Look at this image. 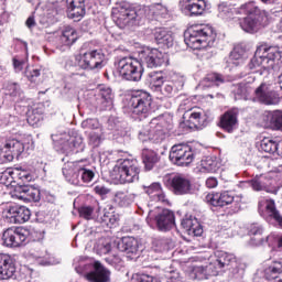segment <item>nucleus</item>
Returning a JSON list of instances; mask_svg holds the SVG:
<instances>
[{
	"label": "nucleus",
	"mask_w": 282,
	"mask_h": 282,
	"mask_svg": "<svg viewBox=\"0 0 282 282\" xmlns=\"http://www.w3.org/2000/svg\"><path fill=\"white\" fill-rule=\"evenodd\" d=\"M148 80L151 87L155 89V91H159V89L162 87L163 83L165 82L164 75L158 72L149 73Z\"/></svg>",
	"instance_id": "obj_46"
},
{
	"label": "nucleus",
	"mask_w": 282,
	"mask_h": 282,
	"mask_svg": "<svg viewBox=\"0 0 282 282\" xmlns=\"http://www.w3.org/2000/svg\"><path fill=\"white\" fill-rule=\"evenodd\" d=\"M117 70L123 80L138 83L142 80V63L131 57H122L117 62Z\"/></svg>",
	"instance_id": "obj_8"
},
{
	"label": "nucleus",
	"mask_w": 282,
	"mask_h": 282,
	"mask_svg": "<svg viewBox=\"0 0 282 282\" xmlns=\"http://www.w3.org/2000/svg\"><path fill=\"white\" fill-rule=\"evenodd\" d=\"M7 96H10L15 102L23 100V95H21V86L17 83L9 82L4 86Z\"/></svg>",
	"instance_id": "obj_42"
},
{
	"label": "nucleus",
	"mask_w": 282,
	"mask_h": 282,
	"mask_svg": "<svg viewBox=\"0 0 282 282\" xmlns=\"http://www.w3.org/2000/svg\"><path fill=\"white\" fill-rule=\"evenodd\" d=\"M25 66V62L23 59H19V57L13 58V67L15 72H22Z\"/></svg>",
	"instance_id": "obj_63"
},
{
	"label": "nucleus",
	"mask_w": 282,
	"mask_h": 282,
	"mask_svg": "<svg viewBox=\"0 0 282 282\" xmlns=\"http://www.w3.org/2000/svg\"><path fill=\"white\" fill-rule=\"evenodd\" d=\"M152 246L155 252H164L173 246V242H171V240H169L167 238H154L152 241Z\"/></svg>",
	"instance_id": "obj_47"
},
{
	"label": "nucleus",
	"mask_w": 282,
	"mask_h": 282,
	"mask_svg": "<svg viewBox=\"0 0 282 282\" xmlns=\"http://www.w3.org/2000/svg\"><path fill=\"white\" fill-rule=\"evenodd\" d=\"M270 180L264 175L256 176L251 181L253 191H265L267 193H272V189H270Z\"/></svg>",
	"instance_id": "obj_41"
},
{
	"label": "nucleus",
	"mask_w": 282,
	"mask_h": 282,
	"mask_svg": "<svg viewBox=\"0 0 282 282\" xmlns=\"http://www.w3.org/2000/svg\"><path fill=\"white\" fill-rule=\"evenodd\" d=\"M238 124L239 121L237 120V111L235 110L225 112L220 118V127L224 129V131H227V133H232V131L237 129Z\"/></svg>",
	"instance_id": "obj_30"
},
{
	"label": "nucleus",
	"mask_w": 282,
	"mask_h": 282,
	"mask_svg": "<svg viewBox=\"0 0 282 282\" xmlns=\"http://www.w3.org/2000/svg\"><path fill=\"white\" fill-rule=\"evenodd\" d=\"M80 163L82 161L67 162L62 169L65 180L74 186H80V177H78Z\"/></svg>",
	"instance_id": "obj_25"
},
{
	"label": "nucleus",
	"mask_w": 282,
	"mask_h": 282,
	"mask_svg": "<svg viewBox=\"0 0 282 282\" xmlns=\"http://www.w3.org/2000/svg\"><path fill=\"white\" fill-rule=\"evenodd\" d=\"M94 191L97 195H101V196L102 195H108V193H109V188H107L102 185L95 186Z\"/></svg>",
	"instance_id": "obj_64"
},
{
	"label": "nucleus",
	"mask_w": 282,
	"mask_h": 282,
	"mask_svg": "<svg viewBox=\"0 0 282 282\" xmlns=\"http://www.w3.org/2000/svg\"><path fill=\"white\" fill-rule=\"evenodd\" d=\"M203 83H209V85H215L216 87H219V85H224V83H226V77L218 73H209L203 79Z\"/></svg>",
	"instance_id": "obj_48"
},
{
	"label": "nucleus",
	"mask_w": 282,
	"mask_h": 282,
	"mask_svg": "<svg viewBox=\"0 0 282 282\" xmlns=\"http://www.w3.org/2000/svg\"><path fill=\"white\" fill-rule=\"evenodd\" d=\"M180 8L188 17H202L206 10V0H181Z\"/></svg>",
	"instance_id": "obj_20"
},
{
	"label": "nucleus",
	"mask_w": 282,
	"mask_h": 282,
	"mask_svg": "<svg viewBox=\"0 0 282 282\" xmlns=\"http://www.w3.org/2000/svg\"><path fill=\"white\" fill-rule=\"evenodd\" d=\"M252 91H254V86L250 80L236 84L232 89L235 96H250Z\"/></svg>",
	"instance_id": "obj_43"
},
{
	"label": "nucleus",
	"mask_w": 282,
	"mask_h": 282,
	"mask_svg": "<svg viewBox=\"0 0 282 282\" xmlns=\"http://www.w3.org/2000/svg\"><path fill=\"white\" fill-rule=\"evenodd\" d=\"M250 237H258V235H263V226L259 223H254L249 227Z\"/></svg>",
	"instance_id": "obj_57"
},
{
	"label": "nucleus",
	"mask_w": 282,
	"mask_h": 282,
	"mask_svg": "<svg viewBox=\"0 0 282 282\" xmlns=\"http://www.w3.org/2000/svg\"><path fill=\"white\" fill-rule=\"evenodd\" d=\"M127 107L133 118L143 120L153 113V99L147 91L138 90L127 98Z\"/></svg>",
	"instance_id": "obj_5"
},
{
	"label": "nucleus",
	"mask_w": 282,
	"mask_h": 282,
	"mask_svg": "<svg viewBox=\"0 0 282 282\" xmlns=\"http://www.w3.org/2000/svg\"><path fill=\"white\" fill-rule=\"evenodd\" d=\"M94 215V207L91 206H83L79 208V216L84 219H91Z\"/></svg>",
	"instance_id": "obj_58"
},
{
	"label": "nucleus",
	"mask_w": 282,
	"mask_h": 282,
	"mask_svg": "<svg viewBox=\"0 0 282 282\" xmlns=\"http://www.w3.org/2000/svg\"><path fill=\"white\" fill-rule=\"evenodd\" d=\"M253 96H256L262 105H279V102H281L279 93L272 89V85L268 82H262L256 87L253 89Z\"/></svg>",
	"instance_id": "obj_13"
},
{
	"label": "nucleus",
	"mask_w": 282,
	"mask_h": 282,
	"mask_svg": "<svg viewBox=\"0 0 282 282\" xmlns=\"http://www.w3.org/2000/svg\"><path fill=\"white\" fill-rule=\"evenodd\" d=\"M215 268H228L229 265H237V258L232 253L225 251L216 252V260L214 262Z\"/></svg>",
	"instance_id": "obj_33"
},
{
	"label": "nucleus",
	"mask_w": 282,
	"mask_h": 282,
	"mask_svg": "<svg viewBox=\"0 0 282 282\" xmlns=\"http://www.w3.org/2000/svg\"><path fill=\"white\" fill-rule=\"evenodd\" d=\"M181 226L186 230L188 235H193L194 237H202L204 229H202V225L197 218L191 216L188 218H184L181 223Z\"/></svg>",
	"instance_id": "obj_31"
},
{
	"label": "nucleus",
	"mask_w": 282,
	"mask_h": 282,
	"mask_svg": "<svg viewBox=\"0 0 282 282\" xmlns=\"http://www.w3.org/2000/svg\"><path fill=\"white\" fill-rule=\"evenodd\" d=\"M25 151V144L19 141L18 139H9L6 141L4 147L2 148V156L7 162H12V160H19L21 153Z\"/></svg>",
	"instance_id": "obj_17"
},
{
	"label": "nucleus",
	"mask_w": 282,
	"mask_h": 282,
	"mask_svg": "<svg viewBox=\"0 0 282 282\" xmlns=\"http://www.w3.org/2000/svg\"><path fill=\"white\" fill-rule=\"evenodd\" d=\"M142 188L152 202H166V195L162 191V184L154 182L151 185H143Z\"/></svg>",
	"instance_id": "obj_29"
},
{
	"label": "nucleus",
	"mask_w": 282,
	"mask_h": 282,
	"mask_svg": "<svg viewBox=\"0 0 282 282\" xmlns=\"http://www.w3.org/2000/svg\"><path fill=\"white\" fill-rule=\"evenodd\" d=\"M156 229L160 232H169L175 228V213L171 209H162L156 216H154Z\"/></svg>",
	"instance_id": "obj_16"
},
{
	"label": "nucleus",
	"mask_w": 282,
	"mask_h": 282,
	"mask_svg": "<svg viewBox=\"0 0 282 282\" xmlns=\"http://www.w3.org/2000/svg\"><path fill=\"white\" fill-rule=\"evenodd\" d=\"M281 61V51L276 46L262 45L257 48L254 56L248 64L249 69H256L257 74L263 76L274 68V62Z\"/></svg>",
	"instance_id": "obj_1"
},
{
	"label": "nucleus",
	"mask_w": 282,
	"mask_h": 282,
	"mask_svg": "<svg viewBox=\"0 0 282 282\" xmlns=\"http://www.w3.org/2000/svg\"><path fill=\"white\" fill-rule=\"evenodd\" d=\"M30 230L22 227H11L4 230L2 235L3 246L7 248H21L25 246Z\"/></svg>",
	"instance_id": "obj_10"
},
{
	"label": "nucleus",
	"mask_w": 282,
	"mask_h": 282,
	"mask_svg": "<svg viewBox=\"0 0 282 282\" xmlns=\"http://www.w3.org/2000/svg\"><path fill=\"white\" fill-rule=\"evenodd\" d=\"M97 254H109L111 252V242L107 240H99L95 246Z\"/></svg>",
	"instance_id": "obj_52"
},
{
	"label": "nucleus",
	"mask_w": 282,
	"mask_h": 282,
	"mask_svg": "<svg viewBox=\"0 0 282 282\" xmlns=\"http://www.w3.org/2000/svg\"><path fill=\"white\" fill-rule=\"evenodd\" d=\"M74 268L77 274H85L89 282H109L111 281V271L105 268L100 261L76 258Z\"/></svg>",
	"instance_id": "obj_2"
},
{
	"label": "nucleus",
	"mask_w": 282,
	"mask_h": 282,
	"mask_svg": "<svg viewBox=\"0 0 282 282\" xmlns=\"http://www.w3.org/2000/svg\"><path fill=\"white\" fill-rule=\"evenodd\" d=\"M154 39L158 45H162L163 47H173V35L171 32L166 31V29H155Z\"/></svg>",
	"instance_id": "obj_34"
},
{
	"label": "nucleus",
	"mask_w": 282,
	"mask_h": 282,
	"mask_svg": "<svg viewBox=\"0 0 282 282\" xmlns=\"http://www.w3.org/2000/svg\"><path fill=\"white\" fill-rule=\"evenodd\" d=\"M217 33L209 25H196L189 30L188 37H185L187 47L192 50H206L215 47Z\"/></svg>",
	"instance_id": "obj_3"
},
{
	"label": "nucleus",
	"mask_w": 282,
	"mask_h": 282,
	"mask_svg": "<svg viewBox=\"0 0 282 282\" xmlns=\"http://www.w3.org/2000/svg\"><path fill=\"white\" fill-rule=\"evenodd\" d=\"M59 41L61 43H63V45H66V47H69L74 45L76 41H78V32L76 31V29L69 25L64 26L62 30V35L59 37Z\"/></svg>",
	"instance_id": "obj_35"
},
{
	"label": "nucleus",
	"mask_w": 282,
	"mask_h": 282,
	"mask_svg": "<svg viewBox=\"0 0 282 282\" xmlns=\"http://www.w3.org/2000/svg\"><path fill=\"white\" fill-rule=\"evenodd\" d=\"M210 270H213V264H209L207 267H204V265L194 267V269H193L194 278L198 279V281L208 279V276L210 274Z\"/></svg>",
	"instance_id": "obj_49"
},
{
	"label": "nucleus",
	"mask_w": 282,
	"mask_h": 282,
	"mask_svg": "<svg viewBox=\"0 0 282 282\" xmlns=\"http://www.w3.org/2000/svg\"><path fill=\"white\" fill-rule=\"evenodd\" d=\"M218 17L220 19H230L232 17V8L228 6L226 2H221L218 4Z\"/></svg>",
	"instance_id": "obj_53"
},
{
	"label": "nucleus",
	"mask_w": 282,
	"mask_h": 282,
	"mask_svg": "<svg viewBox=\"0 0 282 282\" xmlns=\"http://www.w3.org/2000/svg\"><path fill=\"white\" fill-rule=\"evenodd\" d=\"M115 204L120 208H128L135 202V194L127 192H117L113 197Z\"/></svg>",
	"instance_id": "obj_36"
},
{
	"label": "nucleus",
	"mask_w": 282,
	"mask_h": 282,
	"mask_svg": "<svg viewBox=\"0 0 282 282\" xmlns=\"http://www.w3.org/2000/svg\"><path fill=\"white\" fill-rule=\"evenodd\" d=\"M43 113H45V106L42 102L33 105L32 111L28 115L29 122H39Z\"/></svg>",
	"instance_id": "obj_45"
},
{
	"label": "nucleus",
	"mask_w": 282,
	"mask_h": 282,
	"mask_svg": "<svg viewBox=\"0 0 282 282\" xmlns=\"http://www.w3.org/2000/svg\"><path fill=\"white\" fill-rule=\"evenodd\" d=\"M21 197L29 202H41V191L32 185H23L20 187Z\"/></svg>",
	"instance_id": "obj_37"
},
{
	"label": "nucleus",
	"mask_w": 282,
	"mask_h": 282,
	"mask_svg": "<svg viewBox=\"0 0 282 282\" xmlns=\"http://www.w3.org/2000/svg\"><path fill=\"white\" fill-rule=\"evenodd\" d=\"M17 267L10 254L0 253V281L14 279Z\"/></svg>",
	"instance_id": "obj_23"
},
{
	"label": "nucleus",
	"mask_w": 282,
	"mask_h": 282,
	"mask_svg": "<svg viewBox=\"0 0 282 282\" xmlns=\"http://www.w3.org/2000/svg\"><path fill=\"white\" fill-rule=\"evenodd\" d=\"M53 140H56V142H59L62 145V149L64 151H85V141L83 140V137H72L68 133H63L61 138H56V135H52Z\"/></svg>",
	"instance_id": "obj_18"
},
{
	"label": "nucleus",
	"mask_w": 282,
	"mask_h": 282,
	"mask_svg": "<svg viewBox=\"0 0 282 282\" xmlns=\"http://www.w3.org/2000/svg\"><path fill=\"white\" fill-rule=\"evenodd\" d=\"M206 199L212 204V206H219L220 208H224V206H229V204L235 202V196L232 195V192L226 191L223 193L208 194Z\"/></svg>",
	"instance_id": "obj_27"
},
{
	"label": "nucleus",
	"mask_w": 282,
	"mask_h": 282,
	"mask_svg": "<svg viewBox=\"0 0 282 282\" xmlns=\"http://www.w3.org/2000/svg\"><path fill=\"white\" fill-rule=\"evenodd\" d=\"M143 12L140 6L122 0L112 8V21H115L118 28L124 29L128 25H133L135 20L142 17Z\"/></svg>",
	"instance_id": "obj_4"
},
{
	"label": "nucleus",
	"mask_w": 282,
	"mask_h": 282,
	"mask_svg": "<svg viewBox=\"0 0 282 282\" xmlns=\"http://www.w3.org/2000/svg\"><path fill=\"white\" fill-rule=\"evenodd\" d=\"M268 23V13H262V15H253L247 17L240 22V28L245 32L249 34H254V32H259V28L261 25H265Z\"/></svg>",
	"instance_id": "obj_21"
},
{
	"label": "nucleus",
	"mask_w": 282,
	"mask_h": 282,
	"mask_svg": "<svg viewBox=\"0 0 282 282\" xmlns=\"http://www.w3.org/2000/svg\"><path fill=\"white\" fill-rule=\"evenodd\" d=\"M150 12H152L154 17H161L164 19L166 14H169V9L162 3H155L150 7Z\"/></svg>",
	"instance_id": "obj_51"
},
{
	"label": "nucleus",
	"mask_w": 282,
	"mask_h": 282,
	"mask_svg": "<svg viewBox=\"0 0 282 282\" xmlns=\"http://www.w3.org/2000/svg\"><path fill=\"white\" fill-rule=\"evenodd\" d=\"M82 129L98 131L100 130V122L97 119H86L82 122Z\"/></svg>",
	"instance_id": "obj_55"
},
{
	"label": "nucleus",
	"mask_w": 282,
	"mask_h": 282,
	"mask_svg": "<svg viewBox=\"0 0 282 282\" xmlns=\"http://www.w3.org/2000/svg\"><path fill=\"white\" fill-rule=\"evenodd\" d=\"M2 215L10 219L11 224H25V221H30L32 212L25 206L8 205L3 209Z\"/></svg>",
	"instance_id": "obj_14"
},
{
	"label": "nucleus",
	"mask_w": 282,
	"mask_h": 282,
	"mask_svg": "<svg viewBox=\"0 0 282 282\" xmlns=\"http://www.w3.org/2000/svg\"><path fill=\"white\" fill-rule=\"evenodd\" d=\"M279 147H282V143H276L270 139H263L260 143V151L264 153H281Z\"/></svg>",
	"instance_id": "obj_44"
},
{
	"label": "nucleus",
	"mask_w": 282,
	"mask_h": 282,
	"mask_svg": "<svg viewBox=\"0 0 282 282\" xmlns=\"http://www.w3.org/2000/svg\"><path fill=\"white\" fill-rule=\"evenodd\" d=\"M101 109H107L113 105V90L109 87H101L99 90Z\"/></svg>",
	"instance_id": "obj_39"
},
{
	"label": "nucleus",
	"mask_w": 282,
	"mask_h": 282,
	"mask_svg": "<svg viewBox=\"0 0 282 282\" xmlns=\"http://www.w3.org/2000/svg\"><path fill=\"white\" fill-rule=\"evenodd\" d=\"M78 169L79 186L83 184H89L96 177V173L93 170H89L86 165H83V161Z\"/></svg>",
	"instance_id": "obj_40"
},
{
	"label": "nucleus",
	"mask_w": 282,
	"mask_h": 282,
	"mask_svg": "<svg viewBox=\"0 0 282 282\" xmlns=\"http://www.w3.org/2000/svg\"><path fill=\"white\" fill-rule=\"evenodd\" d=\"M117 248L120 252H124L127 259H135L140 254V241L133 237L122 238Z\"/></svg>",
	"instance_id": "obj_19"
},
{
	"label": "nucleus",
	"mask_w": 282,
	"mask_h": 282,
	"mask_svg": "<svg viewBox=\"0 0 282 282\" xmlns=\"http://www.w3.org/2000/svg\"><path fill=\"white\" fill-rule=\"evenodd\" d=\"M217 171V161L213 158H206L200 162V173H215Z\"/></svg>",
	"instance_id": "obj_50"
},
{
	"label": "nucleus",
	"mask_w": 282,
	"mask_h": 282,
	"mask_svg": "<svg viewBox=\"0 0 282 282\" xmlns=\"http://www.w3.org/2000/svg\"><path fill=\"white\" fill-rule=\"evenodd\" d=\"M132 282H158V279L151 276V275H134L132 276Z\"/></svg>",
	"instance_id": "obj_59"
},
{
	"label": "nucleus",
	"mask_w": 282,
	"mask_h": 282,
	"mask_svg": "<svg viewBox=\"0 0 282 282\" xmlns=\"http://www.w3.org/2000/svg\"><path fill=\"white\" fill-rule=\"evenodd\" d=\"M262 236L263 235L250 236L251 246H263L264 243H270V236H267L265 238Z\"/></svg>",
	"instance_id": "obj_56"
},
{
	"label": "nucleus",
	"mask_w": 282,
	"mask_h": 282,
	"mask_svg": "<svg viewBox=\"0 0 282 282\" xmlns=\"http://www.w3.org/2000/svg\"><path fill=\"white\" fill-rule=\"evenodd\" d=\"M139 58L141 65H145L147 67H150V69H153V67H162V65H164V54L158 48H145L141 51Z\"/></svg>",
	"instance_id": "obj_15"
},
{
	"label": "nucleus",
	"mask_w": 282,
	"mask_h": 282,
	"mask_svg": "<svg viewBox=\"0 0 282 282\" xmlns=\"http://www.w3.org/2000/svg\"><path fill=\"white\" fill-rule=\"evenodd\" d=\"M142 162L145 171H153V166L160 162V155L155 151L144 150L142 152Z\"/></svg>",
	"instance_id": "obj_38"
},
{
	"label": "nucleus",
	"mask_w": 282,
	"mask_h": 282,
	"mask_svg": "<svg viewBox=\"0 0 282 282\" xmlns=\"http://www.w3.org/2000/svg\"><path fill=\"white\" fill-rule=\"evenodd\" d=\"M164 182L165 186H169L174 195H193V183L182 174L170 176Z\"/></svg>",
	"instance_id": "obj_12"
},
{
	"label": "nucleus",
	"mask_w": 282,
	"mask_h": 282,
	"mask_svg": "<svg viewBox=\"0 0 282 282\" xmlns=\"http://www.w3.org/2000/svg\"><path fill=\"white\" fill-rule=\"evenodd\" d=\"M115 180L120 184H133L140 180V163L135 159H124L119 161L115 167Z\"/></svg>",
	"instance_id": "obj_7"
},
{
	"label": "nucleus",
	"mask_w": 282,
	"mask_h": 282,
	"mask_svg": "<svg viewBox=\"0 0 282 282\" xmlns=\"http://www.w3.org/2000/svg\"><path fill=\"white\" fill-rule=\"evenodd\" d=\"M237 13L246 14L247 17H263V14H268V12L265 10H261L254 1H249L241 4L237 9Z\"/></svg>",
	"instance_id": "obj_32"
},
{
	"label": "nucleus",
	"mask_w": 282,
	"mask_h": 282,
	"mask_svg": "<svg viewBox=\"0 0 282 282\" xmlns=\"http://www.w3.org/2000/svg\"><path fill=\"white\" fill-rule=\"evenodd\" d=\"M184 87V77L180 75H173L171 79L163 82V85L160 87L159 91L163 96H175L177 91H181Z\"/></svg>",
	"instance_id": "obj_22"
},
{
	"label": "nucleus",
	"mask_w": 282,
	"mask_h": 282,
	"mask_svg": "<svg viewBox=\"0 0 282 282\" xmlns=\"http://www.w3.org/2000/svg\"><path fill=\"white\" fill-rule=\"evenodd\" d=\"M264 282H282V262L273 261L263 271Z\"/></svg>",
	"instance_id": "obj_28"
},
{
	"label": "nucleus",
	"mask_w": 282,
	"mask_h": 282,
	"mask_svg": "<svg viewBox=\"0 0 282 282\" xmlns=\"http://www.w3.org/2000/svg\"><path fill=\"white\" fill-rule=\"evenodd\" d=\"M183 118H187L189 129H202L206 124V113L199 108L187 110Z\"/></svg>",
	"instance_id": "obj_24"
},
{
	"label": "nucleus",
	"mask_w": 282,
	"mask_h": 282,
	"mask_svg": "<svg viewBox=\"0 0 282 282\" xmlns=\"http://www.w3.org/2000/svg\"><path fill=\"white\" fill-rule=\"evenodd\" d=\"M169 138V129L163 118H153L149 124L139 130V140L141 142H152V144H162Z\"/></svg>",
	"instance_id": "obj_6"
},
{
	"label": "nucleus",
	"mask_w": 282,
	"mask_h": 282,
	"mask_svg": "<svg viewBox=\"0 0 282 282\" xmlns=\"http://www.w3.org/2000/svg\"><path fill=\"white\" fill-rule=\"evenodd\" d=\"M102 142V131H93L89 133L88 135V144H90L91 147L96 148V147H100V143Z\"/></svg>",
	"instance_id": "obj_54"
},
{
	"label": "nucleus",
	"mask_w": 282,
	"mask_h": 282,
	"mask_svg": "<svg viewBox=\"0 0 282 282\" xmlns=\"http://www.w3.org/2000/svg\"><path fill=\"white\" fill-rule=\"evenodd\" d=\"M264 6H270V8H275L276 10H281L282 4L281 0H260Z\"/></svg>",
	"instance_id": "obj_61"
},
{
	"label": "nucleus",
	"mask_w": 282,
	"mask_h": 282,
	"mask_svg": "<svg viewBox=\"0 0 282 282\" xmlns=\"http://www.w3.org/2000/svg\"><path fill=\"white\" fill-rule=\"evenodd\" d=\"M25 76L31 80V83H34V78H39V76H41V70L36 68H33V69L28 68L25 70Z\"/></svg>",
	"instance_id": "obj_60"
},
{
	"label": "nucleus",
	"mask_w": 282,
	"mask_h": 282,
	"mask_svg": "<svg viewBox=\"0 0 282 282\" xmlns=\"http://www.w3.org/2000/svg\"><path fill=\"white\" fill-rule=\"evenodd\" d=\"M271 122L276 124V127H282V111H279V110L274 111L272 115Z\"/></svg>",
	"instance_id": "obj_62"
},
{
	"label": "nucleus",
	"mask_w": 282,
	"mask_h": 282,
	"mask_svg": "<svg viewBox=\"0 0 282 282\" xmlns=\"http://www.w3.org/2000/svg\"><path fill=\"white\" fill-rule=\"evenodd\" d=\"M104 63L105 53L102 50L82 51L79 54V67L82 69H88L89 72L99 70L105 67Z\"/></svg>",
	"instance_id": "obj_9"
},
{
	"label": "nucleus",
	"mask_w": 282,
	"mask_h": 282,
	"mask_svg": "<svg viewBox=\"0 0 282 282\" xmlns=\"http://www.w3.org/2000/svg\"><path fill=\"white\" fill-rule=\"evenodd\" d=\"M66 12L68 19L80 21L85 17V0H66Z\"/></svg>",
	"instance_id": "obj_26"
},
{
	"label": "nucleus",
	"mask_w": 282,
	"mask_h": 282,
	"mask_svg": "<svg viewBox=\"0 0 282 282\" xmlns=\"http://www.w3.org/2000/svg\"><path fill=\"white\" fill-rule=\"evenodd\" d=\"M170 160L176 166H188L195 160V153H193L191 145L175 144L171 148Z\"/></svg>",
	"instance_id": "obj_11"
}]
</instances>
